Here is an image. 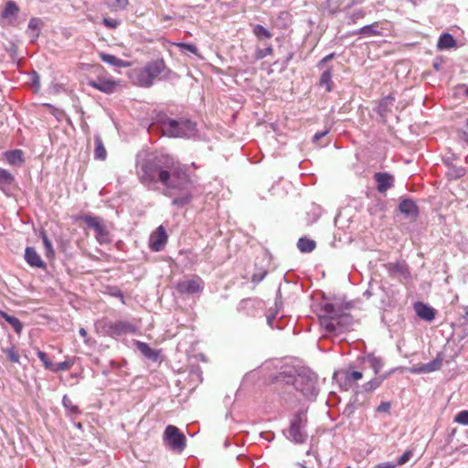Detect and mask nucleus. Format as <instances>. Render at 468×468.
Here are the masks:
<instances>
[{
    "label": "nucleus",
    "mask_w": 468,
    "mask_h": 468,
    "mask_svg": "<svg viewBox=\"0 0 468 468\" xmlns=\"http://www.w3.org/2000/svg\"><path fill=\"white\" fill-rule=\"evenodd\" d=\"M364 367H369L372 369L375 375H378L384 366L383 359L379 356H376L373 354H367L359 358Z\"/></svg>",
    "instance_id": "2eb2a0df"
},
{
    "label": "nucleus",
    "mask_w": 468,
    "mask_h": 468,
    "mask_svg": "<svg viewBox=\"0 0 468 468\" xmlns=\"http://www.w3.org/2000/svg\"><path fill=\"white\" fill-rule=\"evenodd\" d=\"M399 210L411 219H416L419 216V207L410 198L402 199L399 205Z\"/></svg>",
    "instance_id": "dca6fc26"
},
{
    "label": "nucleus",
    "mask_w": 468,
    "mask_h": 468,
    "mask_svg": "<svg viewBox=\"0 0 468 468\" xmlns=\"http://www.w3.org/2000/svg\"><path fill=\"white\" fill-rule=\"evenodd\" d=\"M80 218L89 229L95 231V238L100 244H107L111 241L109 231L101 218L91 215H83Z\"/></svg>",
    "instance_id": "1a4fd4ad"
},
{
    "label": "nucleus",
    "mask_w": 468,
    "mask_h": 468,
    "mask_svg": "<svg viewBox=\"0 0 468 468\" xmlns=\"http://www.w3.org/2000/svg\"><path fill=\"white\" fill-rule=\"evenodd\" d=\"M164 441L170 449L178 452H182L186 446V436L174 425L165 427Z\"/></svg>",
    "instance_id": "6e6552de"
},
{
    "label": "nucleus",
    "mask_w": 468,
    "mask_h": 468,
    "mask_svg": "<svg viewBox=\"0 0 468 468\" xmlns=\"http://www.w3.org/2000/svg\"><path fill=\"white\" fill-rule=\"evenodd\" d=\"M352 35H360L362 37H366V30H365V26L360 27L359 29L357 30H355Z\"/></svg>",
    "instance_id": "bf43d9fd"
},
{
    "label": "nucleus",
    "mask_w": 468,
    "mask_h": 468,
    "mask_svg": "<svg viewBox=\"0 0 468 468\" xmlns=\"http://www.w3.org/2000/svg\"><path fill=\"white\" fill-rule=\"evenodd\" d=\"M329 133V130L326 129L323 132H318L316 133L314 137H313V142L314 143H317L321 138H323L324 136H325L327 133Z\"/></svg>",
    "instance_id": "5fc2aeb1"
},
{
    "label": "nucleus",
    "mask_w": 468,
    "mask_h": 468,
    "mask_svg": "<svg viewBox=\"0 0 468 468\" xmlns=\"http://www.w3.org/2000/svg\"><path fill=\"white\" fill-rule=\"evenodd\" d=\"M42 240H43V244L45 246V249L47 250V253H49V252L53 253L52 243L48 239V238L47 237V235L45 233H42Z\"/></svg>",
    "instance_id": "864d4df0"
},
{
    "label": "nucleus",
    "mask_w": 468,
    "mask_h": 468,
    "mask_svg": "<svg viewBox=\"0 0 468 468\" xmlns=\"http://www.w3.org/2000/svg\"><path fill=\"white\" fill-rule=\"evenodd\" d=\"M158 125L164 135L169 137L190 138L197 133V123L187 118L171 119L165 113L156 114L150 128L154 129Z\"/></svg>",
    "instance_id": "20e7f679"
},
{
    "label": "nucleus",
    "mask_w": 468,
    "mask_h": 468,
    "mask_svg": "<svg viewBox=\"0 0 468 468\" xmlns=\"http://www.w3.org/2000/svg\"><path fill=\"white\" fill-rule=\"evenodd\" d=\"M101 331L105 335L116 338L127 334H134L137 327L127 321H108L102 324Z\"/></svg>",
    "instance_id": "0eeeda50"
},
{
    "label": "nucleus",
    "mask_w": 468,
    "mask_h": 468,
    "mask_svg": "<svg viewBox=\"0 0 468 468\" xmlns=\"http://www.w3.org/2000/svg\"><path fill=\"white\" fill-rule=\"evenodd\" d=\"M412 451L411 450H408L406 451L397 461V463L395 464L398 465H403L405 464L407 462L410 461V459L411 458L412 456Z\"/></svg>",
    "instance_id": "49530a36"
},
{
    "label": "nucleus",
    "mask_w": 468,
    "mask_h": 468,
    "mask_svg": "<svg viewBox=\"0 0 468 468\" xmlns=\"http://www.w3.org/2000/svg\"><path fill=\"white\" fill-rule=\"evenodd\" d=\"M391 404L388 401H382L376 409L377 412H388L390 410Z\"/></svg>",
    "instance_id": "603ef678"
},
{
    "label": "nucleus",
    "mask_w": 468,
    "mask_h": 468,
    "mask_svg": "<svg viewBox=\"0 0 468 468\" xmlns=\"http://www.w3.org/2000/svg\"><path fill=\"white\" fill-rule=\"evenodd\" d=\"M374 179L377 182V190L379 193H386L389 188L394 186V176L387 172H378L374 175Z\"/></svg>",
    "instance_id": "4468645a"
},
{
    "label": "nucleus",
    "mask_w": 468,
    "mask_h": 468,
    "mask_svg": "<svg viewBox=\"0 0 468 468\" xmlns=\"http://www.w3.org/2000/svg\"><path fill=\"white\" fill-rule=\"evenodd\" d=\"M454 421L463 425H468V410H462L454 417Z\"/></svg>",
    "instance_id": "c03bdc74"
},
{
    "label": "nucleus",
    "mask_w": 468,
    "mask_h": 468,
    "mask_svg": "<svg viewBox=\"0 0 468 468\" xmlns=\"http://www.w3.org/2000/svg\"><path fill=\"white\" fill-rule=\"evenodd\" d=\"M456 46V40L452 35L449 33H443L439 37L437 48L441 50L451 48Z\"/></svg>",
    "instance_id": "bb28decb"
},
{
    "label": "nucleus",
    "mask_w": 468,
    "mask_h": 468,
    "mask_svg": "<svg viewBox=\"0 0 468 468\" xmlns=\"http://www.w3.org/2000/svg\"><path fill=\"white\" fill-rule=\"evenodd\" d=\"M276 379L285 385L293 386L308 400H315L319 393L317 376L307 367H302L294 373L282 371Z\"/></svg>",
    "instance_id": "f03ea898"
},
{
    "label": "nucleus",
    "mask_w": 468,
    "mask_h": 468,
    "mask_svg": "<svg viewBox=\"0 0 468 468\" xmlns=\"http://www.w3.org/2000/svg\"><path fill=\"white\" fill-rule=\"evenodd\" d=\"M43 23L40 18H30L27 25V34L30 37L31 42H35L38 38Z\"/></svg>",
    "instance_id": "6ab92c4d"
},
{
    "label": "nucleus",
    "mask_w": 468,
    "mask_h": 468,
    "mask_svg": "<svg viewBox=\"0 0 468 468\" xmlns=\"http://www.w3.org/2000/svg\"><path fill=\"white\" fill-rule=\"evenodd\" d=\"M386 269L390 276L406 275L408 266L404 261L389 262L386 264Z\"/></svg>",
    "instance_id": "5701e85b"
},
{
    "label": "nucleus",
    "mask_w": 468,
    "mask_h": 468,
    "mask_svg": "<svg viewBox=\"0 0 468 468\" xmlns=\"http://www.w3.org/2000/svg\"><path fill=\"white\" fill-rule=\"evenodd\" d=\"M73 365L72 361L65 360L60 363L54 364L52 363V367L49 369L52 372H59L69 370Z\"/></svg>",
    "instance_id": "ea45409f"
},
{
    "label": "nucleus",
    "mask_w": 468,
    "mask_h": 468,
    "mask_svg": "<svg viewBox=\"0 0 468 468\" xmlns=\"http://www.w3.org/2000/svg\"><path fill=\"white\" fill-rule=\"evenodd\" d=\"M179 48L182 49V50H186V51H188L192 54H197V48L194 45V44H190V43H179L178 44Z\"/></svg>",
    "instance_id": "de8ad7c7"
},
{
    "label": "nucleus",
    "mask_w": 468,
    "mask_h": 468,
    "mask_svg": "<svg viewBox=\"0 0 468 468\" xmlns=\"http://www.w3.org/2000/svg\"><path fill=\"white\" fill-rule=\"evenodd\" d=\"M307 414L306 410H299L295 412L291 420L288 429L287 438L297 444H302L306 441L308 434L306 432Z\"/></svg>",
    "instance_id": "423d86ee"
},
{
    "label": "nucleus",
    "mask_w": 468,
    "mask_h": 468,
    "mask_svg": "<svg viewBox=\"0 0 468 468\" xmlns=\"http://www.w3.org/2000/svg\"><path fill=\"white\" fill-rule=\"evenodd\" d=\"M171 70L166 67L163 58L149 61L144 67L133 70V81L143 88H149L156 78L166 79Z\"/></svg>",
    "instance_id": "39448f33"
},
{
    "label": "nucleus",
    "mask_w": 468,
    "mask_h": 468,
    "mask_svg": "<svg viewBox=\"0 0 468 468\" xmlns=\"http://www.w3.org/2000/svg\"><path fill=\"white\" fill-rule=\"evenodd\" d=\"M395 102V97L391 94L384 97L378 105V113L381 117L387 116V114L390 112V108Z\"/></svg>",
    "instance_id": "b1692460"
},
{
    "label": "nucleus",
    "mask_w": 468,
    "mask_h": 468,
    "mask_svg": "<svg viewBox=\"0 0 468 468\" xmlns=\"http://www.w3.org/2000/svg\"><path fill=\"white\" fill-rule=\"evenodd\" d=\"M112 295L115 296V297H118L122 300V303H124V296H123V293L121 290L119 289H115L112 292Z\"/></svg>",
    "instance_id": "13d9d810"
},
{
    "label": "nucleus",
    "mask_w": 468,
    "mask_h": 468,
    "mask_svg": "<svg viewBox=\"0 0 468 468\" xmlns=\"http://www.w3.org/2000/svg\"><path fill=\"white\" fill-rule=\"evenodd\" d=\"M16 182L15 176L7 170L0 167V190L8 196V187Z\"/></svg>",
    "instance_id": "412c9836"
},
{
    "label": "nucleus",
    "mask_w": 468,
    "mask_h": 468,
    "mask_svg": "<svg viewBox=\"0 0 468 468\" xmlns=\"http://www.w3.org/2000/svg\"><path fill=\"white\" fill-rule=\"evenodd\" d=\"M273 48L271 46H268L265 48H258L255 53L256 59H262L265 57L272 54Z\"/></svg>",
    "instance_id": "37998d69"
},
{
    "label": "nucleus",
    "mask_w": 468,
    "mask_h": 468,
    "mask_svg": "<svg viewBox=\"0 0 468 468\" xmlns=\"http://www.w3.org/2000/svg\"><path fill=\"white\" fill-rule=\"evenodd\" d=\"M168 239L165 229L163 226H159L154 232L150 236V248L153 251H161Z\"/></svg>",
    "instance_id": "9b49d317"
},
{
    "label": "nucleus",
    "mask_w": 468,
    "mask_h": 468,
    "mask_svg": "<svg viewBox=\"0 0 468 468\" xmlns=\"http://www.w3.org/2000/svg\"><path fill=\"white\" fill-rule=\"evenodd\" d=\"M62 405L69 412L72 414L80 413L78 406L74 405L71 399L67 395H64L62 398Z\"/></svg>",
    "instance_id": "4c0bfd02"
},
{
    "label": "nucleus",
    "mask_w": 468,
    "mask_h": 468,
    "mask_svg": "<svg viewBox=\"0 0 468 468\" xmlns=\"http://www.w3.org/2000/svg\"><path fill=\"white\" fill-rule=\"evenodd\" d=\"M24 154L20 149L11 150L5 153L6 161L13 165H20L24 163Z\"/></svg>",
    "instance_id": "393cba45"
},
{
    "label": "nucleus",
    "mask_w": 468,
    "mask_h": 468,
    "mask_svg": "<svg viewBox=\"0 0 468 468\" xmlns=\"http://www.w3.org/2000/svg\"><path fill=\"white\" fill-rule=\"evenodd\" d=\"M320 85L325 86V90L328 92H330L333 90L332 68H327L322 72L320 78Z\"/></svg>",
    "instance_id": "473e14b6"
},
{
    "label": "nucleus",
    "mask_w": 468,
    "mask_h": 468,
    "mask_svg": "<svg viewBox=\"0 0 468 468\" xmlns=\"http://www.w3.org/2000/svg\"><path fill=\"white\" fill-rule=\"evenodd\" d=\"M282 307V302L281 297H276L274 308H270L269 314L267 315V324L270 327L273 328V321L275 320L276 316L279 314Z\"/></svg>",
    "instance_id": "cd10ccee"
},
{
    "label": "nucleus",
    "mask_w": 468,
    "mask_h": 468,
    "mask_svg": "<svg viewBox=\"0 0 468 468\" xmlns=\"http://www.w3.org/2000/svg\"><path fill=\"white\" fill-rule=\"evenodd\" d=\"M252 32L254 36L259 39H270L272 37L271 31L260 24H257L253 27Z\"/></svg>",
    "instance_id": "f704fd0d"
},
{
    "label": "nucleus",
    "mask_w": 468,
    "mask_h": 468,
    "mask_svg": "<svg viewBox=\"0 0 468 468\" xmlns=\"http://www.w3.org/2000/svg\"><path fill=\"white\" fill-rule=\"evenodd\" d=\"M0 317L5 319L15 330L17 335H20L23 329V324L20 320L15 316L9 315L4 311H0Z\"/></svg>",
    "instance_id": "c85d7f7f"
},
{
    "label": "nucleus",
    "mask_w": 468,
    "mask_h": 468,
    "mask_svg": "<svg viewBox=\"0 0 468 468\" xmlns=\"http://www.w3.org/2000/svg\"><path fill=\"white\" fill-rule=\"evenodd\" d=\"M140 182L150 190L158 189L157 185L165 187L164 194L167 197L177 195L172 205L182 207L192 200V181L187 168L167 155L148 158L142 162L138 168Z\"/></svg>",
    "instance_id": "f257e3e1"
},
{
    "label": "nucleus",
    "mask_w": 468,
    "mask_h": 468,
    "mask_svg": "<svg viewBox=\"0 0 468 468\" xmlns=\"http://www.w3.org/2000/svg\"><path fill=\"white\" fill-rule=\"evenodd\" d=\"M390 373L378 375V377L370 379L362 386V388L366 392H371L377 389L382 382L388 377Z\"/></svg>",
    "instance_id": "a878e982"
},
{
    "label": "nucleus",
    "mask_w": 468,
    "mask_h": 468,
    "mask_svg": "<svg viewBox=\"0 0 468 468\" xmlns=\"http://www.w3.org/2000/svg\"><path fill=\"white\" fill-rule=\"evenodd\" d=\"M366 16L363 9H359L347 16V24H356L357 20L362 19Z\"/></svg>",
    "instance_id": "79ce46f5"
},
{
    "label": "nucleus",
    "mask_w": 468,
    "mask_h": 468,
    "mask_svg": "<svg viewBox=\"0 0 468 468\" xmlns=\"http://www.w3.org/2000/svg\"><path fill=\"white\" fill-rule=\"evenodd\" d=\"M443 358H444L443 354L441 352H440L437 354L436 357L433 360H431L426 364H422L419 367H414L411 369V372L416 373V374H425V373H431V372L437 371L441 367Z\"/></svg>",
    "instance_id": "ddd939ff"
},
{
    "label": "nucleus",
    "mask_w": 468,
    "mask_h": 468,
    "mask_svg": "<svg viewBox=\"0 0 468 468\" xmlns=\"http://www.w3.org/2000/svg\"><path fill=\"white\" fill-rule=\"evenodd\" d=\"M315 241L307 238H300L297 247L301 252L309 253L315 249Z\"/></svg>",
    "instance_id": "2f4dec72"
},
{
    "label": "nucleus",
    "mask_w": 468,
    "mask_h": 468,
    "mask_svg": "<svg viewBox=\"0 0 468 468\" xmlns=\"http://www.w3.org/2000/svg\"><path fill=\"white\" fill-rule=\"evenodd\" d=\"M88 85L106 94H112L115 91L118 82L104 78H97L96 80H90Z\"/></svg>",
    "instance_id": "f8f14e48"
},
{
    "label": "nucleus",
    "mask_w": 468,
    "mask_h": 468,
    "mask_svg": "<svg viewBox=\"0 0 468 468\" xmlns=\"http://www.w3.org/2000/svg\"><path fill=\"white\" fill-rule=\"evenodd\" d=\"M335 52H333V53H330V54L326 55L324 58H323L318 62V64H317V68H318L319 69H323L324 68L325 64H326L328 61H330V60H332L333 58H335Z\"/></svg>",
    "instance_id": "09e8293b"
},
{
    "label": "nucleus",
    "mask_w": 468,
    "mask_h": 468,
    "mask_svg": "<svg viewBox=\"0 0 468 468\" xmlns=\"http://www.w3.org/2000/svg\"><path fill=\"white\" fill-rule=\"evenodd\" d=\"M465 173L466 170L464 167L449 165L446 176L449 180H456L463 177Z\"/></svg>",
    "instance_id": "7c9ffc66"
},
{
    "label": "nucleus",
    "mask_w": 468,
    "mask_h": 468,
    "mask_svg": "<svg viewBox=\"0 0 468 468\" xmlns=\"http://www.w3.org/2000/svg\"><path fill=\"white\" fill-rule=\"evenodd\" d=\"M441 58H436V59L433 61V68H434L436 70H440V69H441Z\"/></svg>",
    "instance_id": "680f3d73"
},
{
    "label": "nucleus",
    "mask_w": 468,
    "mask_h": 468,
    "mask_svg": "<svg viewBox=\"0 0 468 468\" xmlns=\"http://www.w3.org/2000/svg\"><path fill=\"white\" fill-rule=\"evenodd\" d=\"M3 353H5L7 358L13 363H19L20 356L16 350L14 345H10L9 347L2 348Z\"/></svg>",
    "instance_id": "c9c22d12"
},
{
    "label": "nucleus",
    "mask_w": 468,
    "mask_h": 468,
    "mask_svg": "<svg viewBox=\"0 0 468 468\" xmlns=\"http://www.w3.org/2000/svg\"><path fill=\"white\" fill-rule=\"evenodd\" d=\"M414 310L417 315L425 321H431L435 317L434 309L422 302L416 303Z\"/></svg>",
    "instance_id": "a211bd4d"
},
{
    "label": "nucleus",
    "mask_w": 468,
    "mask_h": 468,
    "mask_svg": "<svg viewBox=\"0 0 468 468\" xmlns=\"http://www.w3.org/2000/svg\"><path fill=\"white\" fill-rule=\"evenodd\" d=\"M362 377H363V374L360 371H356V370L350 371V370H347V371L345 372L346 381L348 382V383L359 380V379L362 378Z\"/></svg>",
    "instance_id": "a19ab883"
},
{
    "label": "nucleus",
    "mask_w": 468,
    "mask_h": 468,
    "mask_svg": "<svg viewBox=\"0 0 468 468\" xmlns=\"http://www.w3.org/2000/svg\"><path fill=\"white\" fill-rule=\"evenodd\" d=\"M371 288H372V285H371V283H369L368 288L364 292V296L367 297V299L373 295V292H372Z\"/></svg>",
    "instance_id": "052dcab7"
},
{
    "label": "nucleus",
    "mask_w": 468,
    "mask_h": 468,
    "mask_svg": "<svg viewBox=\"0 0 468 468\" xmlns=\"http://www.w3.org/2000/svg\"><path fill=\"white\" fill-rule=\"evenodd\" d=\"M32 85H33L35 88H37V89H38V88H39V86H40V78H39V76L37 75V72H35V71H34V73H33V77H32Z\"/></svg>",
    "instance_id": "4d7b16f0"
},
{
    "label": "nucleus",
    "mask_w": 468,
    "mask_h": 468,
    "mask_svg": "<svg viewBox=\"0 0 468 468\" xmlns=\"http://www.w3.org/2000/svg\"><path fill=\"white\" fill-rule=\"evenodd\" d=\"M37 356L42 361L46 369L49 370L52 367V362L45 352L39 350L37 351Z\"/></svg>",
    "instance_id": "a18cd8bd"
},
{
    "label": "nucleus",
    "mask_w": 468,
    "mask_h": 468,
    "mask_svg": "<svg viewBox=\"0 0 468 468\" xmlns=\"http://www.w3.org/2000/svg\"><path fill=\"white\" fill-rule=\"evenodd\" d=\"M266 273L267 272L265 271H261L253 273L251 282L254 283L261 282L265 278Z\"/></svg>",
    "instance_id": "3c124183"
},
{
    "label": "nucleus",
    "mask_w": 468,
    "mask_h": 468,
    "mask_svg": "<svg viewBox=\"0 0 468 468\" xmlns=\"http://www.w3.org/2000/svg\"><path fill=\"white\" fill-rule=\"evenodd\" d=\"M317 315L321 326L328 334H342L353 324V317L349 314L344 313L340 307L328 302L320 304Z\"/></svg>",
    "instance_id": "7ed1b4c3"
},
{
    "label": "nucleus",
    "mask_w": 468,
    "mask_h": 468,
    "mask_svg": "<svg viewBox=\"0 0 468 468\" xmlns=\"http://www.w3.org/2000/svg\"><path fill=\"white\" fill-rule=\"evenodd\" d=\"M176 288L181 294H195L203 291L204 282L199 277H196L191 280L179 281Z\"/></svg>",
    "instance_id": "9d476101"
},
{
    "label": "nucleus",
    "mask_w": 468,
    "mask_h": 468,
    "mask_svg": "<svg viewBox=\"0 0 468 468\" xmlns=\"http://www.w3.org/2000/svg\"><path fill=\"white\" fill-rule=\"evenodd\" d=\"M461 138L468 144V133L463 132Z\"/></svg>",
    "instance_id": "338daca9"
},
{
    "label": "nucleus",
    "mask_w": 468,
    "mask_h": 468,
    "mask_svg": "<svg viewBox=\"0 0 468 468\" xmlns=\"http://www.w3.org/2000/svg\"><path fill=\"white\" fill-rule=\"evenodd\" d=\"M25 261L30 267L46 269L47 264L42 261L40 255L33 247H27L25 250Z\"/></svg>",
    "instance_id": "f3484780"
},
{
    "label": "nucleus",
    "mask_w": 468,
    "mask_h": 468,
    "mask_svg": "<svg viewBox=\"0 0 468 468\" xmlns=\"http://www.w3.org/2000/svg\"><path fill=\"white\" fill-rule=\"evenodd\" d=\"M106 4L112 10H123L128 5V0H107Z\"/></svg>",
    "instance_id": "58836bf2"
},
{
    "label": "nucleus",
    "mask_w": 468,
    "mask_h": 468,
    "mask_svg": "<svg viewBox=\"0 0 468 468\" xmlns=\"http://www.w3.org/2000/svg\"><path fill=\"white\" fill-rule=\"evenodd\" d=\"M250 303V299L242 300V301L239 303V309L244 308V306H246V305H247V304H249Z\"/></svg>",
    "instance_id": "0e129e2a"
},
{
    "label": "nucleus",
    "mask_w": 468,
    "mask_h": 468,
    "mask_svg": "<svg viewBox=\"0 0 468 468\" xmlns=\"http://www.w3.org/2000/svg\"><path fill=\"white\" fill-rule=\"evenodd\" d=\"M102 23L109 28H116L120 25L119 21L109 17H104Z\"/></svg>",
    "instance_id": "8fccbe9b"
},
{
    "label": "nucleus",
    "mask_w": 468,
    "mask_h": 468,
    "mask_svg": "<svg viewBox=\"0 0 468 468\" xmlns=\"http://www.w3.org/2000/svg\"><path fill=\"white\" fill-rule=\"evenodd\" d=\"M79 334L83 337V338H86L87 335H88V333L86 331V329L84 328H80V331H79Z\"/></svg>",
    "instance_id": "69168bd1"
},
{
    "label": "nucleus",
    "mask_w": 468,
    "mask_h": 468,
    "mask_svg": "<svg viewBox=\"0 0 468 468\" xmlns=\"http://www.w3.org/2000/svg\"><path fill=\"white\" fill-rule=\"evenodd\" d=\"M95 149L94 157L98 160H105L107 156L106 149L103 145L102 140L99 134L94 136Z\"/></svg>",
    "instance_id": "c756f323"
},
{
    "label": "nucleus",
    "mask_w": 468,
    "mask_h": 468,
    "mask_svg": "<svg viewBox=\"0 0 468 468\" xmlns=\"http://www.w3.org/2000/svg\"><path fill=\"white\" fill-rule=\"evenodd\" d=\"M366 37L381 36L382 32L379 29V22H375L370 25L365 26Z\"/></svg>",
    "instance_id": "e433bc0d"
},
{
    "label": "nucleus",
    "mask_w": 468,
    "mask_h": 468,
    "mask_svg": "<svg viewBox=\"0 0 468 468\" xmlns=\"http://www.w3.org/2000/svg\"><path fill=\"white\" fill-rule=\"evenodd\" d=\"M306 455H314L317 458V456L315 455V452L313 451V449H309L306 452Z\"/></svg>",
    "instance_id": "774afa93"
},
{
    "label": "nucleus",
    "mask_w": 468,
    "mask_h": 468,
    "mask_svg": "<svg viewBox=\"0 0 468 468\" xmlns=\"http://www.w3.org/2000/svg\"><path fill=\"white\" fill-rule=\"evenodd\" d=\"M136 348L148 359L157 361L159 354L156 350L153 349L148 344L142 341H135Z\"/></svg>",
    "instance_id": "4be33fe9"
},
{
    "label": "nucleus",
    "mask_w": 468,
    "mask_h": 468,
    "mask_svg": "<svg viewBox=\"0 0 468 468\" xmlns=\"http://www.w3.org/2000/svg\"><path fill=\"white\" fill-rule=\"evenodd\" d=\"M463 318L464 319L465 323L468 324V305L463 307Z\"/></svg>",
    "instance_id": "e2e57ef3"
},
{
    "label": "nucleus",
    "mask_w": 468,
    "mask_h": 468,
    "mask_svg": "<svg viewBox=\"0 0 468 468\" xmlns=\"http://www.w3.org/2000/svg\"><path fill=\"white\" fill-rule=\"evenodd\" d=\"M19 12V7L14 1H8L5 4L4 10L2 11L3 18H10L16 16Z\"/></svg>",
    "instance_id": "72a5a7b5"
},
{
    "label": "nucleus",
    "mask_w": 468,
    "mask_h": 468,
    "mask_svg": "<svg viewBox=\"0 0 468 468\" xmlns=\"http://www.w3.org/2000/svg\"><path fill=\"white\" fill-rule=\"evenodd\" d=\"M396 467H397V464H394V463L387 462V463H378L372 468H396Z\"/></svg>",
    "instance_id": "6e6d98bb"
},
{
    "label": "nucleus",
    "mask_w": 468,
    "mask_h": 468,
    "mask_svg": "<svg viewBox=\"0 0 468 468\" xmlns=\"http://www.w3.org/2000/svg\"><path fill=\"white\" fill-rule=\"evenodd\" d=\"M99 57L101 61H103L104 63H107L112 67H115V68H128L131 66V63L129 61L121 59L112 54L101 52L99 54Z\"/></svg>",
    "instance_id": "aec40b11"
}]
</instances>
